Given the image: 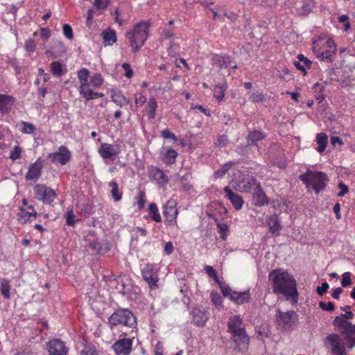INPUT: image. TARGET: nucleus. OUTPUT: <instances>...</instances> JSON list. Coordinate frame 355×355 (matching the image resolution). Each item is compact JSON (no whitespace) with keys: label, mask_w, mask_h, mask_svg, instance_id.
I'll return each instance as SVG.
<instances>
[{"label":"nucleus","mask_w":355,"mask_h":355,"mask_svg":"<svg viewBox=\"0 0 355 355\" xmlns=\"http://www.w3.org/2000/svg\"><path fill=\"white\" fill-rule=\"evenodd\" d=\"M268 278L272 284L274 293L281 294L286 300H291L294 304L297 302L299 293L297 290V283L290 273L279 269L272 270L269 273Z\"/></svg>","instance_id":"f257e3e1"},{"label":"nucleus","mask_w":355,"mask_h":355,"mask_svg":"<svg viewBox=\"0 0 355 355\" xmlns=\"http://www.w3.org/2000/svg\"><path fill=\"white\" fill-rule=\"evenodd\" d=\"M109 326L112 331L118 329L120 336L136 334L137 320L133 313L125 309L115 311L108 319Z\"/></svg>","instance_id":"f03ea898"},{"label":"nucleus","mask_w":355,"mask_h":355,"mask_svg":"<svg viewBox=\"0 0 355 355\" xmlns=\"http://www.w3.org/2000/svg\"><path fill=\"white\" fill-rule=\"evenodd\" d=\"M354 315L352 311H346L345 313L336 316L333 321L337 331L343 336L349 348L355 346V324L353 325L348 321L353 318Z\"/></svg>","instance_id":"7ed1b4c3"},{"label":"nucleus","mask_w":355,"mask_h":355,"mask_svg":"<svg viewBox=\"0 0 355 355\" xmlns=\"http://www.w3.org/2000/svg\"><path fill=\"white\" fill-rule=\"evenodd\" d=\"M149 27L150 24L143 21L137 24L132 31L125 33L133 52H137L144 44L149 35Z\"/></svg>","instance_id":"20e7f679"},{"label":"nucleus","mask_w":355,"mask_h":355,"mask_svg":"<svg viewBox=\"0 0 355 355\" xmlns=\"http://www.w3.org/2000/svg\"><path fill=\"white\" fill-rule=\"evenodd\" d=\"M300 180L306 185V188L311 187L316 194L323 191L329 181L327 175L321 171H307L300 175Z\"/></svg>","instance_id":"39448f33"},{"label":"nucleus","mask_w":355,"mask_h":355,"mask_svg":"<svg viewBox=\"0 0 355 355\" xmlns=\"http://www.w3.org/2000/svg\"><path fill=\"white\" fill-rule=\"evenodd\" d=\"M324 344L331 348L334 355H346L345 344L338 334L329 335L325 339Z\"/></svg>","instance_id":"423d86ee"},{"label":"nucleus","mask_w":355,"mask_h":355,"mask_svg":"<svg viewBox=\"0 0 355 355\" xmlns=\"http://www.w3.org/2000/svg\"><path fill=\"white\" fill-rule=\"evenodd\" d=\"M129 338H123L112 345V349L116 355H130L132 350V343L136 334H130Z\"/></svg>","instance_id":"0eeeda50"},{"label":"nucleus","mask_w":355,"mask_h":355,"mask_svg":"<svg viewBox=\"0 0 355 355\" xmlns=\"http://www.w3.org/2000/svg\"><path fill=\"white\" fill-rule=\"evenodd\" d=\"M143 279L148 283L150 289H155L158 287V275L156 267L153 263H146L141 270Z\"/></svg>","instance_id":"6e6552de"},{"label":"nucleus","mask_w":355,"mask_h":355,"mask_svg":"<svg viewBox=\"0 0 355 355\" xmlns=\"http://www.w3.org/2000/svg\"><path fill=\"white\" fill-rule=\"evenodd\" d=\"M275 317L277 325L284 329L291 328L297 320V315L293 311L283 312L277 309Z\"/></svg>","instance_id":"1a4fd4ad"},{"label":"nucleus","mask_w":355,"mask_h":355,"mask_svg":"<svg viewBox=\"0 0 355 355\" xmlns=\"http://www.w3.org/2000/svg\"><path fill=\"white\" fill-rule=\"evenodd\" d=\"M232 184L236 191L249 193L252 189H255L257 184H260L253 176H248L233 181Z\"/></svg>","instance_id":"9d476101"},{"label":"nucleus","mask_w":355,"mask_h":355,"mask_svg":"<svg viewBox=\"0 0 355 355\" xmlns=\"http://www.w3.org/2000/svg\"><path fill=\"white\" fill-rule=\"evenodd\" d=\"M47 157L52 163L64 166L71 159V154L70 150L65 146H61L59 147L58 151L49 153Z\"/></svg>","instance_id":"9b49d317"},{"label":"nucleus","mask_w":355,"mask_h":355,"mask_svg":"<svg viewBox=\"0 0 355 355\" xmlns=\"http://www.w3.org/2000/svg\"><path fill=\"white\" fill-rule=\"evenodd\" d=\"M34 193L35 197L42 200L44 203H51L55 198L56 194L52 189L44 184H37L35 186Z\"/></svg>","instance_id":"f8f14e48"},{"label":"nucleus","mask_w":355,"mask_h":355,"mask_svg":"<svg viewBox=\"0 0 355 355\" xmlns=\"http://www.w3.org/2000/svg\"><path fill=\"white\" fill-rule=\"evenodd\" d=\"M98 154L103 159H114L121 152V147L119 144L103 143L98 148Z\"/></svg>","instance_id":"ddd939ff"},{"label":"nucleus","mask_w":355,"mask_h":355,"mask_svg":"<svg viewBox=\"0 0 355 355\" xmlns=\"http://www.w3.org/2000/svg\"><path fill=\"white\" fill-rule=\"evenodd\" d=\"M177 202L175 200H168L163 209V214L166 218V223L169 225H175L177 224V216L178 210L176 208Z\"/></svg>","instance_id":"4468645a"},{"label":"nucleus","mask_w":355,"mask_h":355,"mask_svg":"<svg viewBox=\"0 0 355 355\" xmlns=\"http://www.w3.org/2000/svg\"><path fill=\"white\" fill-rule=\"evenodd\" d=\"M230 334V339L235 344V349L238 352H242L248 348L250 343V337L247 334L245 329L231 333Z\"/></svg>","instance_id":"2eb2a0df"},{"label":"nucleus","mask_w":355,"mask_h":355,"mask_svg":"<svg viewBox=\"0 0 355 355\" xmlns=\"http://www.w3.org/2000/svg\"><path fill=\"white\" fill-rule=\"evenodd\" d=\"M193 323L198 327H203L209 318V311L202 307L193 308L191 312Z\"/></svg>","instance_id":"dca6fc26"},{"label":"nucleus","mask_w":355,"mask_h":355,"mask_svg":"<svg viewBox=\"0 0 355 355\" xmlns=\"http://www.w3.org/2000/svg\"><path fill=\"white\" fill-rule=\"evenodd\" d=\"M48 355H67L68 349L64 343L58 339L50 340L47 344Z\"/></svg>","instance_id":"f3484780"},{"label":"nucleus","mask_w":355,"mask_h":355,"mask_svg":"<svg viewBox=\"0 0 355 355\" xmlns=\"http://www.w3.org/2000/svg\"><path fill=\"white\" fill-rule=\"evenodd\" d=\"M43 166L44 160L39 157L35 163L30 165L26 174V179L27 180H37L41 176Z\"/></svg>","instance_id":"a211bd4d"},{"label":"nucleus","mask_w":355,"mask_h":355,"mask_svg":"<svg viewBox=\"0 0 355 355\" xmlns=\"http://www.w3.org/2000/svg\"><path fill=\"white\" fill-rule=\"evenodd\" d=\"M148 173L149 177L155 180L157 184L161 187H165L168 182V176L162 170L156 166H151Z\"/></svg>","instance_id":"6ab92c4d"},{"label":"nucleus","mask_w":355,"mask_h":355,"mask_svg":"<svg viewBox=\"0 0 355 355\" xmlns=\"http://www.w3.org/2000/svg\"><path fill=\"white\" fill-rule=\"evenodd\" d=\"M252 204L257 207H262L268 205L269 198L260 184H257V187L255 188L254 192L252 194Z\"/></svg>","instance_id":"aec40b11"},{"label":"nucleus","mask_w":355,"mask_h":355,"mask_svg":"<svg viewBox=\"0 0 355 355\" xmlns=\"http://www.w3.org/2000/svg\"><path fill=\"white\" fill-rule=\"evenodd\" d=\"M225 197L231 202L235 209L239 210L243 205V200L241 196L234 193L229 187L224 188Z\"/></svg>","instance_id":"412c9836"},{"label":"nucleus","mask_w":355,"mask_h":355,"mask_svg":"<svg viewBox=\"0 0 355 355\" xmlns=\"http://www.w3.org/2000/svg\"><path fill=\"white\" fill-rule=\"evenodd\" d=\"M242 330H245V328L241 317L239 315L231 316L227 322V331L231 334Z\"/></svg>","instance_id":"4be33fe9"},{"label":"nucleus","mask_w":355,"mask_h":355,"mask_svg":"<svg viewBox=\"0 0 355 355\" xmlns=\"http://www.w3.org/2000/svg\"><path fill=\"white\" fill-rule=\"evenodd\" d=\"M162 160L166 164L171 165L175 162L178 153L171 147H166L160 153Z\"/></svg>","instance_id":"5701e85b"},{"label":"nucleus","mask_w":355,"mask_h":355,"mask_svg":"<svg viewBox=\"0 0 355 355\" xmlns=\"http://www.w3.org/2000/svg\"><path fill=\"white\" fill-rule=\"evenodd\" d=\"M79 92L83 98H85L87 101L104 96L103 93L94 92L91 88H89V84L86 85H80Z\"/></svg>","instance_id":"b1692460"},{"label":"nucleus","mask_w":355,"mask_h":355,"mask_svg":"<svg viewBox=\"0 0 355 355\" xmlns=\"http://www.w3.org/2000/svg\"><path fill=\"white\" fill-rule=\"evenodd\" d=\"M66 53V47L60 41L55 42L51 49L46 51V54L53 58L63 56Z\"/></svg>","instance_id":"393cba45"},{"label":"nucleus","mask_w":355,"mask_h":355,"mask_svg":"<svg viewBox=\"0 0 355 355\" xmlns=\"http://www.w3.org/2000/svg\"><path fill=\"white\" fill-rule=\"evenodd\" d=\"M266 135L264 132L260 130H254L250 132L246 137L247 146H257V142L264 139Z\"/></svg>","instance_id":"a878e982"},{"label":"nucleus","mask_w":355,"mask_h":355,"mask_svg":"<svg viewBox=\"0 0 355 355\" xmlns=\"http://www.w3.org/2000/svg\"><path fill=\"white\" fill-rule=\"evenodd\" d=\"M101 36L105 46H112L117 40L116 31L110 28L104 30Z\"/></svg>","instance_id":"bb28decb"},{"label":"nucleus","mask_w":355,"mask_h":355,"mask_svg":"<svg viewBox=\"0 0 355 355\" xmlns=\"http://www.w3.org/2000/svg\"><path fill=\"white\" fill-rule=\"evenodd\" d=\"M297 58L298 60L294 61L293 64L305 75L306 73L305 68H311L312 62L303 54H299Z\"/></svg>","instance_id":"cd10ccee"},{"label":"nucleus","mask_w":355,"mask_h":355,"mask_svg":"<svg viewBox=\"0 0 355 355\" xmlns=\"http://www.w3.org/2000/svg\"><path fill=\"white\" fill-rule=\"evenodd\" d=\"M250 299V291H245L243 292L234 291L231 296V300L237 304H242L248 302Z\"/></svg>","instance_id":"c85d7f7f"},{"label":"nucleus","mask_w":355,"mask_h":355,"mask_svg":"<svg viewBox=\"0 0 355 355\" xmlns=\"http://www.w3.org/2000/svg\"><path fill=\"white\" fill-rule=\"evenodd\" d=\"M50 68L52 74L57 78L61 77L67 71L64 66L59 61H54L51 62Z\"/></svg>","instance_id":"c756f323"},{"label":"nucleus","mask_w":355,"mask_h":355,"mask_svg":"<svg viewBox=\"0 0 355 355\" xmlns=\"http://www.w3.org/2000/svg\"><path fill=\"white\" fill-rule=\"evenodd\" d=\"M112 101L120 107H123L130 103L121 92H114L111 95Z\"/></svg>","instance_id":"7c9ffc66"},{"label":"nucleus","mask_w":355,"mask_h":355,"mask_svg":"<svg viewBox=\"0 0 355 355\" xmlns=\"http://www.w3.org/2000/svg\"><path fill=\"white\" fill-rule=\"evenodd\" d=\"M268 226L270 232L276 236L279 235V231L282 227L280 225L279 221L275 216H270Z\"/></svg>","instance_id":"2f4dec72"},{"label":"nucleus","mask_w":355,"mask_h":355,"mask_svg":"<svg viewBox=\"0 0 355 355\" xmlns=\"http://www.w3.org/2000/svg\"><path fill=\"white\" fill-rule=\"evenodd\" d=\"M13 103V98L12 96L0 94V112L2 113L8 112L9 110L8 105H12Z\"/></svg>","instance_id":"473e14b6"},{"label":"nucleus","mask_w":355,"mask_h":355,"mask_svg":"<svg viewBox=\"0 0 355 355\" xmlns=\"http://www.w3.org/2000/svg\"><path fill=\"white\" fill-rule=\"evenodd\" d=\"M227 87L228 85L226 82L216 85L214 89V96L219 101H221L225 96V92Z\"/></svg>","instance_id":"72a5a7b5"},{"label":"nucleus","mask_w":355,"mask_h":355,"mask_svg":"<svg viewBox=\"0 0 355 355\" xmlns=\"http://www.w3.org/2000/svg\"><path fill=\"white\" fill-rule=\"evenodd\" d=\"M328 141V137L325 133L320 132L317 135L315 141L318 144L316 148L319 153H323L326 148Z\"/></svg>","instance_id":"f704fd0d"},{"label":"nucleus","mask_w":355,"mask_h":355,"mask_svg":"<svg viewBox=\"0 0 355 355\" xmlns=\"http://www.w3.org/2000/svg\"><path fill=\"white\" fill-rule=\"evenodd\" d=\"M214 61L216 64L218 66L219 68H225L227 67H232V68H236V65H231V58L230 56L224 55V56H216L214 58Z\"/></svg>","instance_id":"c9c22d12"},{"label":"nucleus","mask_w":355,"mask_h":355,"mask_svg":"<svg viewBox=\"0 0 355 355\" xmlns=\"http://www.w3.org/2000/svg\"><path fill=\"white\" fill-rule=\"evenodd\" d=\"M150 218L155 222H161L162 217L159 212L158 207L155 203H150L148 207Z\"/></svg>","instance_id":"e433bc0d"},{"label":"nucleus","mask_w":355,"mask_h":355,"mask_svg":"<svg viewBox=\"0 0 355 355\" xmlns=\"http://www.w3.org/2000/svg\"><path fill=\"white\" fill-rule=\"evenodd\" d=\"M109 187H111V196L116 202H119L122 198V192L119 189V185L116 182L113 181L109 183Z\"/></svg>","instance_id":"4c0bfd02"},{"label":"nucleus","mask_w":355,"mask_h":355,"mask_svg":"<svg viewBox=\"0 0 355 355\" xmlns=\"http://www.w3.org/2000/svg\"><path fill=\"white\" fill-rule=\"evenodd\" d=\"M157 107V103L156 99L154 97L150 98L147 104L148 115L149 119H153L155 117Z\"/></svg>","instance_id":"58836bf2"},{"label":"nucleus","mask_w":355,"mask_h":355,"mask_svg":"<svg viewBox=\"0 0 355 355\" xmlns=\"http://www.w3.org/2000/svg\"><path fill=\"white\" fill-rule=\"evenodd\" d=\"M78 78L80 85H86L89 84V71L86 68H82L78 71Z\"/></svg>","instance_id":"ea45409f"},{"label":"nucleus","mask_w":355,"mask_h":355,"mask_svg":"<svg viewBox=\"0 0 355 355\" xmlns=\"http://www.w3.org/2000/svg\"><path fill=\"white\" fill-rule=\"evenodd\" d=\"M10 282L6 279H2L1 282L0 293L5 299H10Z\"/></svg>","instance_id":"a19ab883"},{"label":"nucleus","mask_w":355,"mask_h":355,"mask_svg":"<svg viewBox=\"0 0 355 355\" xmlns=\"http://www.w3.org/2000/svg\"><path fill=\"white\" fill-rule=\"evenodd\" d=\"M103 83V78L100 73H95L89 80V86L93 88H98Z\"/></svg>","instance_id":"79ce46f5"},{"label":"nucleus","mask_w":355,"mask_h":355,"mask_svg":"<svg viewBox=\"0 0 355 355\" xmlns=\"http://www.w3.org/2000/svg\"><path fill=\"white\" fill-rule=\"evenodd\" d=\"M75 215L72 208H68L65 214L66 224L69 226H74L78 220L75 219Z\"/></svg>","instance_id":"37998d69"},{"label":"nucleus","mask_w":355,"mask_h":355,"mask_svg":"<svg viewBox=\"0 0 355 355\" xmlns=\"http://www.w3.org/2000/svg\"><path fill=\"white\" fill-rule=\"evenodd\" d=\"M217 228L218 233L220 234V238L223 240H225L227 239L229 227L227 224L223 223H217Z\"/></svg>","instance_id":"c03bdc74"},{"label":"nucleus","mask_w":355,"mask_h":355,"mask_svg":"<svg viewBox=\"0 0 355 355\" xmlns=\"http://www.w3.org/2000/svg\"><path fill=\"white\" fill-rule=\"evenodd\" d=\"M336 46H334L332 49L327 50L324 52L321 53L320 57L323 61L330 62L332 61V56L336 53Z\"/></svg>","instance_id":"a18cd8bd"},{"label":"nucleus","mask_w":355,"mask_h":355,"mask_svg":"<svg viewBox=\"0 0 355 355\" xmlns=\"http://www.w3.org/2000/svg\"><path fill=\"white\" fill-rule=\"evenodd\" d=\"M250 99L253 103L263 102L266 99L265 95L263 92H253L250 96Z\"/></svg>","instance_id":"49530a36"},{"label":"nucleus","mask_w":355,"mask_h":355,"mask_svg":"<svg viewBox=\"0 0 355 355\" xmlns=\"http://www.w3.org/2000/svg\"><path fill=\"white\" fill-rule=\"evenodd\" d=\"M21 131L25 134H33L35 131V127L28 122L22 121Z\"/></svg>","instance_id":"de8ad7c7"},{"label":"nucleus","mask_w":355,"mask_h":355,"mask_svg":"<svg viewBox=\"0 0 355 355\" xmlns=\"http://www.w3.org/2000/svg\"><path fill=\"white\" fill-rule=\"evenodd\" d=\"M205 272L207 274V275L209 277H211L214 279V280L216 282V283H219V279L217 276V273H216V271L215 269H214V268L211 266H205Z\"/></svg>","instance_id":"09e8293b"},{"label":"nucleus","mask_w":355,"mask_h":355,"mask_svg":"<svg viewBox=\"0 0 355 355\" xmlns=\"http://www.w3.org/2000/svg\"><path fill=\"white\" fill-rule=\"evenodd\" d=\"M80 355H98V353L94 345H87L81 351Z\"/></svg>","instance_id":"8fccbe9b"},{"label":"nucleus","mask_w":355,"mask_h":355,"mask_svg":"<svg viewBox=\"0 0 355 355\" xmlns=\"http://www.w3.org/2000/svg\"><path fill=\"white\" fill-rule=\"evenodd\" d=\"M218 284L220 286V288L221 289L223 295L225 297H229L231 299V296L232 295L234 291H233L230 286H228L224 283L220 282V281L219 283Z\"/></svg>","instance_id":"3c124183"},{"label":"nucleus","mask_w":355,"mask_h":355,"mask_svg":"<svg viewBox=\"0 0 355 355\" xmlns=\"http://www.w3.org/2000/svg\"><path fill=\"white\" fill-rule=\"evenodd\" d=\"M110 3L109 0H94L93 6L96 10H105Z\"/></svg>","instance_id":"603ef678"},{"label":"nucleus","mask_w":355,"mask_h":355,"mask_svg":"<svg viewBox=\"0 0 355 355\" xmlns=\"http://www.w3.org/2000/svg\"><path fill=\"white\" fill-rule=\"evenodd\" d=\"M210 297L212 302L217 306L220 307L222 306V297L216 292H211Z\"/></svg>","instance_id":"864d4df0"},{"label":"nucleus","mask_w":355,"mask_h":355,"mask_svg":"<svg viewBox=\"0 0 355 355\" xmlns=\"http://www.w3.org/2000/svg\"><path fill=\"white\" fill-rule=\"evenodd\" d=\"M145 197V193L142 191H140L138 193L137 201V205L139 209H142L144 208V205L146 203Z\"/></svg>","instance_id":"5fc2aeb1"},{"label":"nucleus","mask_w":355,"mask_h":355,"mask_svg":"<svg viewBox=\"0 0 355 355\" xmlns=\"http://www.w3.org/2000/svg\"><path fill=\"white\" fill-rule=\"evenodd\" d=\"M232 166V163L224 164L220 169L216 171L215 175L218 178L223 177L230 169Z\"/></svg>","instance_id":"6e6d98bb"},{"label":"nucleus","mask_w":355,"mask_h":355,"mask_svg":"<svg viewBox=\"0 0 355 355\" xmlns=\"http://www.w3.org/2000/svg\"><path fill=\"white\" fill-rule=\"evenodd\" d=\"M21 149L19 146H15L13 149L11 150L10 154V158L12 160H16L21 157Z\"/></svg>","instance_id":"4d7b16f0"},{"label":"nucleus","mask_w":355,"mask_h":355,"mask_svg":"<svg viewBox=\"0 0 355 355\" xmlns=\"http://www.w3.org/2000/svg\"><path fill=\"white\" fill-rule=\"evenodd\" d=\"M146 101V98L142 94H135V102L137 107L142 106Z\"/></svg>","instance_id":"13d9d810"},{"label":"nucleus","mask_w":355,"mask_h":355,"mask_svg":"<svg viewBox=\"0 0 355 355\" xmlns=\"http://www.w3.org/2000/svg\"><path fill=\"white\" fill-rule=\"evenodd\" d=\"M62 28L64 36L67 39L71 40L73 37V33L71 26L69 24H64Z\"/></svg>","instance_id":"bf43d9fd"},{"label":"nucleus","mask_w":355,"mask_h":355,"mask_svg":"<svg viewBox=\"0 0 355 355\" xmlns=\"http://www.w3.org/2000/svg\"><path fill=\"white\" fill-rule=\"evenodd\" d=\"M160 133L161 136L164 139H171L175 141L178 140V138L175 136V135L170 132L169 130L168 129H164L162 130Z\"/></svg>","instance_id":"052dcab7"},{"label":"nucleus","mask_w":355,"mask_h":355,"mask_svg":"<svg viewBox=\"0 0 355 355\" xmlns=\"http://www.w3.org/2000/svg\"><path fill=\"white\" fill-rule=\"evenodd\" d=\"M341 284L343 287H347L352 284L350 272H346L343 275V279L341 282Z\"/></svg>","instance_id":"680f3d73"},{"label":"nucleus","mask_w":355,"mask_h":355,"mask_svg":"<svg viewBox=\"0 0 355 355\" xmlns=\"http://www.w3.org/2000/svg\"><path fill=\"white\" fill-rule=\"evenodd\" d=\"M122 68L125 70V76L128 78H130L132 77L133 76V71L132 69H131V67L130 65V64L128 63H123L122 64Z\"/></svg>","instance_id":"e2e57ef3"},{"label":"nucleus","mask_w":355,"mask_h":355,"mask_svg":"<svg viewBox=\"0 0 355 355\" xmlns=\"http://www.w3.org/2000/svg\"><path fill=\"white\" fill-rule=\"evenodd\" d=\"M319 306L325 311H333L334 309V305L331 302H329L327 304H325L324 302H320Z\"/></svg>","instance_id":"0e129e2a"},{"label":"nucleus","mask_w":355,"mask_h":355,"mask_svg":"<svg viewBox=\"0 0 355 355\" xmlns=\"http://www.w3.org/2000/svg\"><path fill=\"white\" fill-rule=\"evenodd\" d=\"M329 284L327 282H323L321 286L317 288V293L320 296L324 295L329 288Z\"/></svg>","instance_id":"69168bd1"},{"label":"nucleus","mask_w":355,"mask_h":355,"mask_svg":"<svg viewBox=\"0 0 355 355\" xmlns=\"http://www.w3.org/2000/svg\"><path fill=\"white\" fill-rule=\"evenodd\" d=\"M25 49L28 52H33L35 51V44L34 40L32 39H29L25 42Z\"/></svg>","instance_id":"338daca9"},{"label":"nucleus","mask_w":355,"mask_h":355,"mask_svg":"<svg viewBox=\"0 0 355 355\" xmlns=\"http://www.w3.org/2000/svg\"><path fill=\"white\" fill-rule=\"evenodd\" d=\"M338 187L340 191L338 193V196H344L349 191L348 187L343 182L338 184Z\"/></svg>","instance_id":"774afa93"}]
</instances>
